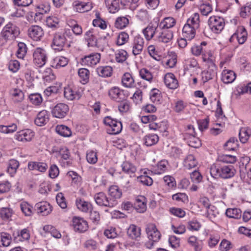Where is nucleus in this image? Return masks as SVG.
Instances as JSON below:
<instances>
[{
    "label": "nucleus",
    "instance_id": "nucleus-1",
    "mask_svg": "<svg viewBox=\"0 0 251 251\" xmlns=\"http://www.w3.org/2000/svg\"><path fill=\"white\" fill-rule=\"evenodd\" d=\"M210 172L211 176L214 178L228 179L235 175L236 170L232 165L219 166L213 165L210 168Z\"/></svg>",
    "mask_w": 251,
    "mask_h": 251
},
{
    "label": "nucleus",
    "instance_id": "nucleus-2",
    "mask_svg": "<svg viewBox=\"0 0 251 251\" xmlns=\"http://www.w3.org/2000/svg\"><path fill=\"white\" fill-rule=\"evenodd\" d=\"M20 30L19 27L15 24L9 22L3 28L0 35L6 41L14 40L20 34Z\"/></svg>",
    "mask_w": 251,
    "mask_h": 251
},
{
    "label": "nucleus",
    "instance_id": "nucleus-3",
    "mask_svg": "<svg viewBox=\"0 0 251 251\" xmlns=\"http://www.w3.org/2000/svg\"><path fill=\"white\" fill-rule=\"evenodd\" d=\"M182 135L183 139L187 142L189 146L197 148L201 146V141L198 137H196L195 128L192 125L187 126L185 132Z\"/></svg>",
    "mask_w": 251,
    "mask_h": 251
},
{
    "label": "nucleus",
    "instance_id": "nucleus-4",
    "mask_svg": "<svg viewBox=\"0 0 251 251\" xmlns=\"http://www.w3.org/2000/svg\"><path fill=\"white\" fill-rule=\"evenodd\" d=\"M48 59L46 50L41 48H36L33 52V62L38 67H43Z\"/></svg>",
    "mask_w": 251,
    "mask_h": 251
},
{
    "label": "nucleus",
    "instance_id": "nucleus-5",
    "mask_svg": "<svg viewBox=\"0 0 251 251\" xmlns=\"http://www.w3.org/2000/svg\"><path fill=\"white\" fill-rule=\"evenodd\" d=\"M208 25L212 32L220 33L225 25V20L220 16H211L208 21Z\"/></svg>",
    "mask_w": 251,
    "mask_h": 251
},
{
    "label": "nucleus",
    "instance_id": "nucleus-6",
    "mask_svg": "<svg viewBox=\"0 0 251 251\" xmlns=\"http://www.w3.org/2000/svg\"><path fill=\"white\" fill-rule=\"evenodd\" d=\"M94 199L96 203L100 206L113 207L117 204L116 200L109 198L103 192L95 194Z\"/></svg>",
    "mask_w": 251,
    "mask_h": 251
},
{
    "label": "nucleus",
    "instance_id": "nucleus-7",
    "mask_svg": "<svg viewBox=\"0 0 251 251\" xmlns=\"http://www.w3.org/2000/svg\"><path fill=\"white\" fill-rule=\"evenodd\" d=\"M108 96L112 100L118 102L126 100L128 92L118 87H113L109 89Z\"/></svg>",
    "mask_w": 251,
    "mask_h": 251
},
{
    "label": "nucleus",
    "instance_id": "nucleus-8",
    "mask_svg": "<svg viewBox=\"0 0 251 251\" xmlns=\"http://www.w3.org/2000/svg\"><path fill=\"white\" fill-rule=\"evenodd\" d=\"M67 42L66 35L63 32H56L53 35L51 48L57 51L62 50Z\"/></svg>",
    "mask_w": 251,
    "mask_h": 251
},
{
    "label": "nucleus",
    "instance_id": "nucleus-9",
    "mask_svg": "<svg viewBox=\"0 0 251 251\" xmlns=\"http://www.w3.org/2000/svg\"><path fill=\"white\" fill-rule=\"evenodd\" d=\"M27 34L29 37L34 41H40L44 35L42 27L37 25H32L28 27Z\"/></svg>",
    "mask_w": 251,
    "mask_h": 251
},
{
    "label": "nucleus",
    "instance_id": "nucleus-10",
    "mask_svg": "<svg viewBox=\"0 0 251 251\" xmlns=\"http://www.w3.org/2000/svg\"><path fill=\"white\" fill-rule=\"evenodd\" d=\"M69 110V108L67 104L59 103L52 108L51 113L53 117L61 119L67 115Z\"/></svg>",
    "mask_w": 251,
    "mask_h": 251
},
{
    "label": "nucleus",
    "instance_id": "nucleus-11",
    "mask_svg": "<svg viewBox=\"0 0 251 251\" xmlns=\"http://www.w3.org/2000/svg\"><path fill=\"white\" fill-rule=\"evenodd\" d=\"M64 96L69 100H78L81 96V92L76 87L68 86L64 88Z\"/></svg>",
    "mask_w": 251,
    "mask_h": 251
},
{
    "label": "nucleus",
    "instance_id": "nucleus-12",
    "mask_svg": "<svg viewBox=\"0 0 251 251\" xmlns=\"http://www.w3.org/2000/svg\"><path fill=\"white\" fill-rule=\"evenodd\" d=\"M72 225L75 231L82 233L86 231L88 226L87 222L80 217H74L72 220Z\"/></svg>",
    "mask_w": 251,
    "mask_h": 251
},
{
    "label": "nucleus",
    "instance_id": "nucleus-13",
    "mask_svg": "<svg viewBox=\"0 0 251 251\" xmlns=\"http://www.w3.org/2000/svg\"><path fill=\"white\" fill-rule=\"evenodd\" d=\"M100 59V53H92L82 58L81 59V64L83 66H93L99 62Z\"/></svg>",
    "mask_w": 251,
    "mask_h": 251
},
{
    "label": "nucleus",
    "instance_id": "nucleus-14",
    "mask_svg": "<svg viewBox=\"0 0 251 251\" xmlns=\"http://www.w3.org/2000/svg\"><path fill=\"white\" fill-rule=\"evenodd\" d=\"M159 31L157 23H151L143 30V33L147 40L151 39Z\"/></svg>",
    "mask_w": 251,
    "mask_h": 251
},
{
    "label": "nucleus",
    "instance_id": "nucleus-15",
    "mask_svg": "<svg viewBox=\"0 0 251 251\" xmlns=\"http://www.w3.org/2000/svg\"><path fill=\"white\" fill-rule=\"evenodd\" d=\"M99 35L95 29L91 28L85 33V39L88 47H96L98 45Z\"/></svg>",
    "mask_w": 251,
    "mask_h": 251
},
{
    "label": "nucleus",
    "instance_id": "nucleus-16",
    "mask_svg": "<svg viewBox=\"0 0 251 251\" xmlns=\"http://www.w3.org/2000/svg\"><path fill=\"white\" fill-rule=\"evenodd\" d=\"M145 42L143 37L140 35L136 36L134 37L132 45V53L136 56L141 53L144 47Z\"/></svg>",
    "mask_w": 251,
    "mask_h": 251
},
{
    "label": "nucleus",
    "instance_id": "nucleus-17",
    "mask_svg": "<svg viewBox=\"0 0 251 251\" xmlns=\"http://www.w3.org/2000/svg\"><path fill=\"white\" fill-rule=\"evenodd\" d=\"M146 230L149 239L152 242H157L160 239L161 234L154 224H148Z\"/></svg>",
    "mask_w": 251,
    "mask_h": 251
},
{
    "label": "nucleus",
    "instance_id": "nucleus-18",
    "mask_svg": "<svg viewBox=\"0 0 251 251\" xmlns=\"http://www.w3.org/2000/svg\"><path fill=\"white\" fill-rule=\"evenodd\" d=\"M34 135V132L31 130L26 129L17 132L15 138L19 141L25 142L30 141Z\"/></svg>",
    "mask_w": 251,
    "mask_h": 251
},
{
    "label": "nucleus",
    "instance_id": "nucleus-19",
    "mask_svg": "<svg viewBox=\"0 0 251 251\" xmlns=\"http://www.w3.org/2000/svg\"><path fill=\"white\" fill-rule=\"evenodd\" d=\"M173 38V32L170 29H159V31L157 35V38L159 42L167 43L170 42Z\"/></svg>",
    "mask_w": 251,
    "mask_h": 251
},
{
    "label": "nucleus",
    "instance_id": "nucleus-20",
    "mask_svg": "<svg viewBox=\"0 0 251 251\" xmlns=\"http://www.w3.org/2000/svg\"><path fill=\"white\" fill-rule=\"evenodd\" d=\"M247 38V32L245 28L243 26L239 27L236 33L233 34L230 39V42L236 39L239 44H243L246 41Z\"/></svg>",
    "mask_w": 251,
    "mask_h": 251
},
{
    "label": "nucleus",
    "instance_id": "nucleus-21",
    "mask_svg": "<svg viewBox=\"0 0 251 251\" xmlns=\"http://www.w3.org/2000/svg\"><path fill=\"white\" fill-rule=\"evenodd\" d=\"M164 81L166 86L169 89H175L178 86V82L175 75L172 73L165 75Z\"/></svg>",
    "mask_w": 251,
    "mask_h": 251
},
{
    "label": "nucleus",
    "instance_id": "nucleus-22",
    "mask_svg": "<svg viewBox=\"0 0 251 251\" xmlns=\"http://www.w3.org/2000/svg\"><path fill=\"white\" fill-rule=\"evenodd\" d=\"M73 6L75 10L80 13H84L91 10L92 8V3L90 2H83L75 1L73 3Z\"/></svg>",
    "mask_w": 251,
    "mask_h": 251
},
{
    "label": "nucleus",
    "instance_id": "nucleus-23",
    "mask_svg": "<svg viewBox=\"0 0 251 251\" xmlns=\"http://www.w3.org/2000/svg\"><path fill=\"white\" fill-rule=\"evenodd\" d=\"M35 208L38 213H41L43 216L49 214L52 211L51 205L46 201H42L36 203Z\"/></svg>",
    "mask_w": 251,
    "mask_h": 251
},
{
    "label": "nucleus",
    "instance_id": "nucleus-24",
    "mask_svg": "<svg viewBox=\"0 0 251 251\" xmlns=\"http://www.w3.org/2000/svg\"><path fill=\"white\" fill-rule=\"evenodd\" d=\"M69 62V60L67 58L58 56L54 57L50 62V65L52 68L55 69H58L60 67H63L66 66Z\"/></svg>",
    "mask_w": 251,
    "mask_h": 251
},
{
    "label": "nucleus",
    "instance_id": "nucleus-25",
    "mask_svg": "<svg viewBox=\"0 0 251 251\" xmlns=\"http://www.w3.org/2000/svg\"><path fill=\"white\" fill-rule=\"evenodd\" d=\"M127 235L132 240L137 239L141 235L140 227L133 224L130 225L127 229Z\"/></svg>",
    "mask_w": 251,
    "mask_h": 251
},
{
    "label": "nucleus",
    "instance_id": "nucleus-26",
    "mask_svg": "<svg viewBox=\"0 0 251 251\" xmlns=\"http://www.w3.org/2000/svg\"><path fill=\"white\" fill-rule=\"evenodd\" d=\"M27 166L29 170H36L42 173L46 172L48 169V165L44 162L30 161Z\"/></svg>",
    "mask_w": 251,
    "mask_h": 251
},
{
    "label": "nucleus",
    "instance_id": "nucleus-27",
    "mask_svg": "<svg viewBox=\"0 0 251 251\" xmlns=\"http://www.w3.org/2000/svg\"><path fill=\"white\" fill-rule=\"evenodd\" d=\"M37 13L35 14L34 20L37 22L42 18V15L50 10V6L48 4H41L37 6Z\"/></svg>",
    "mask_w": 251,
    "mask_h": 251
},
{
    "label": "nucleus",
    "instance_id": "nucleus-28",
    "mask_svg": "<svg viewBox=\"0 0 251 251\" xmlns=\"http://www.w3.org/2000/svg\"><path fill=\"white\" fill-rule=\"evenodd\" d=\"M236 77L235 73L231 70H225L222 73V80L224 83L228 84L233 82Z\"/></svg>",
    "mask_w": 251,
    "mask_h": 251
},
{
    "label": "nucleus",
    "instance_id": "nucleus-29",
    "mask_svg": "<svg viewBox=\"0 0 251 251\" xmlns=\"http://www.w3.org/2000/svg\"><path fill=\"white\" fill-rule=\"evenodd\" d=\"M14 240L18 242L19 241H23L24 240H27L30 238V234L28 230L24 228L20 232L18 231L16 233L14 232L13 233Z\"/></svg>",
    "mask_w": 251,
    "mask_h": 251
},
{
    "label": "nucleus",
    "instance_id": "nucleus-30",
    "mask_svg": "<svg viewBox=\"0 0 251 251\" xmlns=\"http://www.w3.org/2000/svg\"><path fill=\"white\" fill-rule=\"evenodd\" d=\"M176 20L173 17H166L160 23H157L159 29H169L175 26Z\"/></svg>",
    "mask_w": 251,
    "mask_h": 251
},
{
    "label": "nucleus",
    "instance_id": "nucleus-31",
    "mask_svg": "<svg viewBox=\"0 0 251 251\" xmlns=\"http://www.w3.org/2000/svg\"><path fill=\"white\" fill-rule=\"evenodd\" d=\"M196 29H197L185 24L182 29L183 37L191 41L195 36Z\"/></svg>",
    "mask_w": 251,
    "mask_h": 251
},
{
    "label": "nucleus",
    "instance_id": "nucleus-32",
    "mask_svg": "<svg viewBox=\"0 0 251 251\" xmlns=\"http://www.w3.org/2000/svg\"><path fill=\"white\" fill-rule=\"evenodd\" d=\"M49 121V113L46 110L40 111L35 120V124L38 126L45 125Z\"/></svg>",
    "mask_w": 251,
    "mask_h": 251
},
{
    "label": "nucleus",
    "instance_id": "nucleus-33",
    "mask_svg": "<svg viewBox=\"0 0 251 251\" xmlns=\"http://www.w3.org/2000/svg\"><path fill=\"white\" fill-rule=\"evenodd\" d=\"M122 84L126 88H133L135 86V83L132 75L128 73L124 74L122 77Z\"/></svg>",
    "mask_w": 251,
    "mask_h": 251
},
{
    "label": "nucleus",
    "instance_id": "nucleus-34",
    "mask_svg": "<svg viewBox=\"0 0 251 251\" xmlns=\"http://www.w3.org/2000/svg\"><path fill=\"white\" fill-rule=\"evenodd\" d=\"M75 203L77 208L84 212H87L93 208L90 202L81 199H77Z\"/></svg>",
    "mask_w": 251,
    "mask_h": 251
},
{
    "label": "nucleus",
    "instance_id": "nucleus-35",
    "mask_svg": "<svg viewBox=\"0 0 251 251\" xmlns=\"http://www.w3.org/2000/svg\"><path fill=\"white\" fill-rule=\"evenodd\" d=\"M10 95L14 103L20 102L24 99V94L23 91L19 89L14 88L11 89L10 91Z\"/></svg>",
    "mask_w": 251,
    "mask_h": 251
},
{
    "label": "nucleus",
    "instance_id": "nucleus-36",
    "mask_svg": "<svg viewBox=\"0 0 251 251\" xmlns=\"http://www.w3.org/2000/svg\"><path fill=\"white\" fill-rule=\"evenodd\" d=\"M135 210L139 213L144 212L147 209L146 199L144 197H140L136 199L134 204Z\"/></svg>",
    "mask_w": 251,
    "mask_h": 251
},
{
    "label": "nucleus",
    "instance_id": "nucleus-37",
    "mask_svg": "<svg viewBox=\"0 0 251 251\" xmlns=\"http://www.w3.org/2000/svg\"><path fill=\"white\" fill-rule=\"evenodd\" d=\"M251 135V129L248 127H242L239 133V139L242 143H246Z\"/></svg>",
    "mask_w": 251,
    "mask_h": 251
},
{
    "label": "nucleus",
    "instance_id": "nucleus-38",
    "mask_svg": "<svg viewBox=\"0 0 251 251\" xmlns=\"http://www.w3.org/2000/svg\"><path fill=\"white\" fill-rule=\"evenodd\" d=\"M143 140L144 144L147 147H150L158 142L159 137L155 134H149L144 137Z\"/></svg>",
    "mask_w": 251,
    "mask_h": 251
},
{
    "label": "nucleus",
    "instance_id": "nucleus-39",
    "mask_svg": "<svg viewBox=\"0 0 251 251\" xmlns=\"http://www.w3.org/2000/svg\"><path fill=\"white\" fill-rule=\"evenodd\" d=\"M113 69L109 66H100L97 69V72L100 76L106 77L112 75Z\"/></svg>",
    "mask_w": 251,
    "mask_h": 251
},
{
    "label": "nucleus",
    "instance_id": "nucleus-40",
    "mask_svg": "<svg viewBox=\"0 0 251 251\" xmlns=\"http://www.w3.org/2000/svg\"><path fill=\"white\" fill-rule=\"evenodd\" d=\"M198 164V161L192 154H189L184 161V166L185 168L190 169L195 168Z\"/></svg>",
    "mask_w": 251,
    "mask_h": 251
},
{
    "label": "nucleus",
    "instance_id": "nucleus-41",
    "mask_svg": "<svg viewBox=\"0 0 251 251\" xmlns=\"http://www.w3.org/2000/svg\"><path fill=\"white\" fill-rule=\"evenodd\" d=\"M128 24L129 19L126 16H121L116 18L114 25L116 28L122 29L127 26Z\"/></svg>",
    "mask_w": 251,
    "mask_h": 251
},
{
    "label": "nucleus",
    "instance_id": "nucleus-42",
    "mask_svg": "<svg viewBox=\"0 0 251 251\" xmlns=\"http://www.w3.org/2000/svg\"><path fill=\"white\" fill-rule=\"evenodd\" d=\"M122 168L123 172L130 176L134 174L137 170L135 166L128 161L124 162L122 164Z\"/></svg>",
    "mask_w": 251,
    "mask_h": 251
},
{
    "label": "nucleus",
    "instance_id": "nucleus-43",
    "mask_svg": "<svg viewBox=\"0 0 251 251\" xmlns=\"http://www.w3.org/2000/svg\"><path fill=\"white\" fill-rule=\"evenodd\" d=\"M19 165V162L17 160L13 159L9 160L7 171L11 176H13L16 173Z\"/></svg>",
    "mask_w": 251,
    "mask_h": 251
},
{
    "label": "nucleus",
    "instance_id": "nucleus-44",
    "mask_svg": "<svg viewBox=\"0 0 251 251\" xmlns=\"http://www.w3.org/2000/svg\"><path fill=\"white\" fill-rule=\"evenodd\" d=\"M105 3L111 13H114L119 9V0H105Z\"/></svg>",
    "mask_w": 251,
    "mask_h": 251
},
{
    "label": "nucleus",
    "instance_id": "nucleus-45",
    "mask_svg": "<svg viewBox=\"0 0 251 251\" xmlns=\"http://www.w3.org/2000/svg\"><path fill=\"white\" fill-rule=\"evenodd\" d=\"M168 162L165 160L160 161L153 168V171L155 174H161L164 173L167 169Z\"/></svg>",
    "mask_w": 251,
    "mask_h": 251
},
{
    "label": "nucleus",
    "instance_id": "nucleus-46",
    "mask_svg": "<svg viewBox=\"0 0 251 251\" xmlns=\"http://www.w3.org/2000/svg\"><path fill=\"white\" fill-rule=\"evenodd\" d=\"M12 242L11 235L7 232H2L0 233V243L3 247H7L10 245Z\"/></svg>",
    "mask_w": 251,
    "mask_h": 251
},
{
    "label": "nucleus",
    "instance_id": "nucleus-47",
    "mask_svg": "<svg viewBox=\"0 0 251 251\" xmlns=\"http://www.w3.org/2000/svg\"><path fill=\"white\" fill-rule=\"evenodd\" d=\"M186 24L194 27L197 29L200 26V15L198 13L193 14L190 18H189Z\"/></svg>",
    "mask_w": 251,
    "mask_h": 251
},
{
    "label": "nucleus",
    "instance_id": "nucleus-48",
    "mask_svg": "<svg viewBox=\"0 0 251 251\" xmlns=\"http://www.w3.org/2000/svg\"><path fill=\"white\" fill-rule=\"evenodd\" d=\"M238 140L234 137L230 138L224 146L225 150L235 151L238 148Z\"/></svg>",
    "mask_w": 251,
    "mask_h": 251
},
{
    "label": "nucleus",
    "instance_id": "nucleus-49",
    "mask_svg": "<svg viewBox=\"0 0 251 251\" xmlns=\"http://www.w3.org/2000/svg\"><path fill=\"white\" fill-rule=\"evenodd\" d=\"M56 131L63 137H70L72 135L71 129L64 125H58L56 127Z\"/></svg>",
    "mask_w": 251,
    "mask_h": 251
},
{
    "label": "nucleus",
    "instance_id": "nucleus-50",
    "mask_svg": "<svg viewBox=\"0 0 251 251\" xmlns=\"http://www.w3.org/2000/svg\"><path fill=\"white\" fill-rule=\"evenodd\" d=\"M122 129V125L121 122L116 120L110 127H108V132L110 134H119Z\"/></svg>",
    "mask_w": 251,
    "mask_h": 251
},
{
    "label": "nucleus",
    "instance_id": "nucleus-51",
    "mask_svg": "<svg viewBox=\"0 0 251 251\" xmlns=\"http://www.w3.org/2000/svg\"><path fill=\"white\" fill-rule=\"evenodd\" d=\"M226 214L229 218L238 219L241 217L242 212L238 208H228L226 210Z\"/></svg>",
    "mask_w": 251,
    "mask_h": 251
},
{
    "label": "nucleus",
    "instance_id": "nucleus-52",
    "mask_svg": "<svg viewBox=\"0 0 251 251\" xmlns=\"http://www.w3.org/2000/svg\"><path fill=\"white\" fill-rule=\"evenodd\" d=\"M20 208L25 216H30L33 214L32 206L27 202L23 201L21 202Z\"/></svg>",
    "mask_w": 251,
    "mask_h": 251
},
{
    "label": "nucleus",
    "instance_id": "nucleus-53",
    "mask_svg": "<svg viewBox=\"0 0 251 251\" xmlns=\"http://www.w3.org/2000/svg\"><path fill=\"white\" fill-rule=\"evenodd\" d=\"M109 193V195L113 198L112 199L115 200L116 199H120L122 195V191L116 185H113L110 187Z\"/></svg>",
    "mask_w": 251,
    "mask_h": 251
},
{
    "label": "nucleus",
    "instance_id": "nucleus-54",
    "mask_svg": "<svg viewBox=\"0 0 251 251\" xmlns=\"http://www.w3.org/2000/svg\"><path fill=\"white\" fill-rule=\"evenodd\" d=\"M27 52V47L23 42H20L18 44V49L16 55L18 58L23 59Z\"/></svg>",
    "mask_w": 251,
    "mask_h": 251
},
{
    "label": "nucleus",
    "instance_id": "nucleus-55",
    "mask_svg": "<svg viewBox=\"0 0 251 251\" xmlns=\"http://www.w3.org/2000/svg\"><path fill=\"white\" fill-rule=\"evenodd\" d=\"M137 180L143 185L147 186H151L153 183L152 178L147 175L146 172H144L143 175L138 176Z\"/></svg>",
    "mask_w": 251,
    "mask_h": 251
},
{
    "label": "nucleus",
    "instance_id": "nucleus-56",
    "mask_svg": "<svg viewBox=\"0 0 251 251\" xmlns=\"http://www.w3.org/2000/svg\"><path fill=\"white\" fill-rule=\"evenodd\" d=\"M78 75L81 80L80 82L83 84L86 83L89 80V71L85 68H81L78 70Z\"/></svg>",
    "mask_w": 251,
    "mask_h": 251
},
{
    "label": "nucleus",
    "instance_id": "nucleus-57",
    "mask_svg": "<svg viewBox=\"0 0 251 251\" xmlns=\"http://www.w3.org/2000/svg\"><path fill=\"white\" fill-rule=\"evenodd\" d=\"M68 25L72 28L74 33L76 35H81L82 33V29L81 26L78 25L75 20H70L68 22Z\"/></svg>",
    "mask_w": 251,
    "mask_h": 251
},
{
    "label": "nucleus",
    "instance_id": "nucleus-58",
    "mask_svg": "<svg viewBox=\"0 0 251 251\" xmlns=\"http://www.w3.org/2000/svg\"><path fill=\"white\" fill-rule=\"evenodd\" d=\"M140 77L150 82H151L153 80V75L152 73L146 68H142L139 71Z\"/></svg>",
    "mask_w": 251,
    "mask_h": 251
},
{
    "label": "nucleus",
    "instance_id": "nucleus-59",
    "mask_svg": "<svg viewBox=\"0 0 251 251\" xmlns=\"http://www.w3.org/2000/svg\"><path fill=\"white\" fill-rule=\"evenodd\" d=\"M127 52L124 50H119L115 53V59L118 63H123L127 59Z\"/></svg>",
    "mask_w": 251,
    "mask_h": 251
},
{
    "label": "nucleus",
    "instance_id": "nucleus-60",
    "mask_svg": "<svg viewBox=\"0 0 251 251\" xmlns=\"http://www.w3.org/2000/svg\"><path fill=\"white\" fill-rule=\"evenodd\" d=\"M206 210H207L205 213V216L211 221H212V219L215 218L219 214L217 208L212 205H211L206 209Z\"/></svg>",
    "mask_w": 251,
    "mask_h": 251
},
{
    "label": "nucleus",
    "instance_id": "nucleus-61",
    "mask_svg": "<svg viewBox=\"0 0 251 251\" xmlns=\"http://www.w3.org/2000/svg\"><path fill=\"white\" fill-rule=\"evenodd\" d=\"M207 43L205 41L202 42L200 45H194L191 48V51L193 54H194L195 56H199L201 53H202L203 49L202 48V46H205L206 45Z\"/></svg>",
    "mask_w": 251,
    "mask_h": 251
},
{
    "label": "nucleus",
    "instance_id": "nucleus-62",
    "mask_svg": "<svg viewBox=\"0 0 251 251\" xmlns=\"http://www.w3.org/2000/svg\"><path fill=\"white\" fill-rule=\"evenodd\" d=\"M129 39L128 34L125 32H121L117 37L116 44L118 46L124 45L128 41Z\"/></svg>",
    "mask_w": 251,
    "mask_h": 251
},
{
    "label": "nucleus",
    "instance_id": "nucleus-63",
    "mask_svg": "<svg viewBox=\"0 0 251 251\" xmlns=\"http://www.w3.org/2000/svg\"><path fill=\"white\" fill-rule=\"evenodd\" d=\"M12 213V210L9 208L3 207L0 209V217L3 220L9 219Z\"/></svg>",
    "mask_w": 251,
    "mask_h": 251
},
{
    "label": "nucleus",
    "instance_id": "nucleus-64",
    "mask_svg": "<svg viewBox=\"0 0 251 251\" xmlns=\"http://www.w3.org/2000/svg\"><path fill=\"white\" fill-rule=\"evenodd\" d=\"M159 91L157 89H152L150 92V99L154 103H158L161 96Z\"/></svg>",
    "mask_w": 251,
    "mask_h": 251
}]
</instances>
